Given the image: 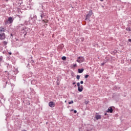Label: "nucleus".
I'll list each match as a JSON object with an SVG mask.
<instances>
[{"instance_id": "ddd939ff", "label": "nucleus", "mask_w": 131, "mask_h": 131, "mask_svg": "<svg viewBox=\"0 0 131 131\" xmlns=\"http://www.w3.org/2000/svg\"><path fill=\"white\" fill-rule=\"evenodd\" d=\"M61 59H62V60H66V57L63 56V57L61 58Z\"/></svg>"}, {"instance_id": "6ab92c4d", "label": "nucleus", "mask_w": 131, "mask_h": 131, "mask_svg": "<svg viewBox=\"0 0 131 131\" xmlns=\"http://www.w3.org/2000/svg\"><path fill=\"white\" fill-rule=\"evenodd\" d=\"M40 17H41V18H43V14H40Z\"/></svg>"}, {"instance_id": "dca6fc26", "label": "nucleus", "mask_w": 131, "mask_h": 131, "mask_svg": "<svg viewBox=\"0 0 131 131\" xmlns=\"http://www.w3.org/2000/svg\"><path fill=\"white\" fill-rule=\"evenodd\" d=\"M42 21H43V22H44V23H48V20H43Z\"/></svg>"}, {"instance_id": "bb28decb", "label": "nucleus", "mask_w": 131, "mask_h": 131, "mask_svg": "<svg viewBox=\"0 0 131 131\" xmlns=\"http://www.w3.org/2000/svg\"><path fill=\"white\" fill-rule=\"evenodd\" d=\"M100 2H104V0H100Z\"/></svg>"}, {"instance_id": "412c9836", "label": "nucleus", "mask_w": 131, "mask_h": 131, "mask_svg": "<svg viewBox=\"0 0 131 131\" xmlns=\"http://www.w3.org/2000/svg\"><path fill=\"white\" fill-rule=\"evenodd\" d=\"M104 65H105V62L101 63V66H104Z\"/></svg>"}, {"instance_id": "0eeeda50", "label": "nucleus", "mask_w": 131, "mask_h": 131, "mask_svg": "<svg viewBox=\"0 0 131 131\" xmlns=\"http://www.w3.org/2000/svg\"><path fill=\"white\" fill-rule=\"evenodd\" d=\"M5 31H6V29H5V28H4L3 27H0V32H1V33H3L5 32Z\"/></svg>"}, {"instance_id": "473e14b6", "label": "nucleus", "mask_w": 131, "mask_h": 131, "mask_svg": "<svg viewBox=\"0 0 131 131\" xmlns=\"http://www.w3.org/2000/svg\"><path fill=\"white\" fill-rule=\"evenodd\" d=\"M71 111H73V110H72Z\"/></svg>"}, {"instance_id": "2eb2a0df", "label": "nucleus", "mask_w": 131, "mask_h": 131, "mask_svg": "<svg viewBox=\"0 0 131 131\" xmlns=\"http://www.w3.org/2000/svg\"><path fill=\"white\" fill-rule=\"evenodd\" d=\"M3 43H4V45H7V43H8V42H7V41H3Z\"/></svg>"}, {"instance_id": "b1692460", "label": "nucleus", "mask_w": 131, "mask_h": 131, "mask_svg": "<svg viewBox=\"0 0 131 131\" xmlns=\"http://www.w3.org/2000/svg\"><path fill=\"white\" fill-rule=\"evenodd\" d=\"M2 60H3V57H0V61H2Z\"/></svg>"}, {"instance_id": "cd10ccee", "label": "nucleus", "mask_w": 131, "mask_h": 131, "mask_svg": "<svg viewBox=\"0 0 131 131\" xmlns=\"http://www.w3.org/2000/svg\"><path fill=\"white\" fill-rule=\"evenodd\" d=\"M73 85L75 84V82H73Z\"/></svg>"}, {"instance_id": "f8f14e48", "label": "nucleus", "mask_w": 131, "mask_h": 131, "mask_svg": "<svg viewBox=\"0 0 131 131\" xmlns=\"http://www.w3.org/2000/svg\"><path fill=\"white\" fill-rule=\"evenodd\" d=\"M89 103H90L89 101H85L84 102V103L85 104V105H88V104H89Z\"/></svg>"}, {"instance_id": "2f4dec72", "label": "nucleus", "mask_w": 131, "mask_h": 131, "mask_svg": "<svg viewBox=\"0 0 131 131\" xmlns=\"http://www.w3.org/2000/svg\"><path fill=\"white\" fill-rule=\"evenodd\" d=\"M130 71H131V68H130Z\"/></svg>"}, {"instance_id": "f257e3e1", "label": "nucleus", "mask_w": 131, "mask_h": 131, "mask_svg": "<svg viewBox=\"0 0 131 131\" xmlns=\"http://www.w3.org/2000/svg\"><path fill=\"white\" fill-rule=\"evenodd\" d=\"M77 85L78 86V92H82V91H83V86L82 85H80V83L78 82L77 83Z\"/></svg>"}, {"instance_id": "72a5a7b5", "label": "nucleus", "mask_w": 131, "mask_h": 131, "mask_svg": "<svg viewBox=\"0 0 131 131\" xmlns=\"http://www.w3.org/2000/svg\"><path fill=\"white\" fill-rule=\"evenodd\" d=\"M6 1H9V0H6Z\"/></svg>"}, {"instance_id": "f03ea898", "label": "nucleus", "mask_w": 131, "mask_h": 131, "mask_svg": "<svg viewBox=\"0 0 131 131\" xmlns=\"http://www.w3.org/2000/svg\"><path fill=\"white\" fill-rule=\"evenodd\" d=\"M93 14V10H90L89 13L86 16L85 20H88V19H90V17H91V16H92Z\"/></svg>"}, {"instance_id": "39448f33", "label": "nucleus", "mask_w": 131, "mask_h": 131, "mask_svg": "<svg viewBox=\"0 0 131 131\" xmlns=\"http://www.w3.org/2000/svg\"><path fill=\"white\" fill-rule=\"evenodd\" d=\"M49 106L51 108H54V107H55V103H54V102L50 101L49 103Z\"/></svg>"}, {"instance_id": "6e6552de", "label": "nucleus", "mask_w": 131, "mask_h": 131, "mask_svg": "<svg viewBox=\"0 0 131 131\" xmlns=\"http://www.w3.org/2000/svg\"><path fill=\"white\" fill-rule=\"evenodd\" d=\"M101 115H97L95 116V118L97 119V120H99V119H101Z\"/></svg>"}, {"instance_id": "7c9ffc66", "label": "nucleus", "mask_w": 131, "mask_h": 131, "mask_svg": "<svg viewBox=\"0 0 131 131\" xmlns=\"http://www.w3.org/2000/svg\"><path fill=\"white\" fill-rule=\"evenodd\" d=\"M67 102V101L66 100V101H65V103H66Z\"/></svg>"}, {"instance_id": "393cba45", "label": "nucleus", "mask_w": 131, "mask_h": 131, "mask_svg": "<svg viewBox=\"0 0 131 131\" xmlns=\"http://www.w3.org/2000/svg\"><path fill=\"white\" fill-rule=\"evenodd\" d=\"M128 41H129V42H131V39H128Z\"/></svg>"}, {"instance_id": "4468645a", "label": "nucleus", "mask_w": 131, "mask_h": 131, "mask_svg": "<svg viewBox=\"0 0 131 131\" xmlns=\"http://www.w3.org/2000/svg\"><path fill=\"white\" fill-rule=\"evenodd\" d=\"M126 30H127L128 31H130V28H126Z\"/></svg>"}, {"instance_id": "5701e85b", "label": "nucleus", "mask_w": 131, "mask_h": 131, "mask_svg": "<svg viewBox=\"0 0 131 131\" xmlns=\"http://www.w3.org/2000/svg\"><path fill=\"white\" fill-rule=\"evenodd\" d=\"M74 113L75 114H76V113H77V111L76 110H75V111H74Z\"/></svg>"}, {"instance_id": "7ed1b4c3", "label": "nucleus", "mask_w": 131, "mask_h": 131, "mask_svg": "<svg viewBox=\"0 0 131 131\" xmlns=\"http://www.w3.org/2000/svg\"><path fill=\"white\" fill-rule=\"evenodd\" d=\"M84 60V58H83V57H79L77 60V62H78V63H82V62H83V61Z\"/></svg>"}, {"instance_id": "9b49d317", "label": "nucleus", "mask_w": 131, "mask_h": 131, "mask_svg": "<svg viewBox=\"0 0 131 131\" xmlns=\"http://www.w3.org/2000/svg\"><path fill=\"white\" fill-rule=\"evenodd\" d=\"M76 78H77V79H78V80H79V79L80 78V76H79V75H77Z\"/></svg>"}, {"instance_id": "4be33fe9", "label": "nucleus", "mask_w": 131, "mask_h": 131, "mask_svg": "<svg viewBox=\"0 0 131 131\" xmlns=\"http://www.w3.org/2000/svg\"><path fill=\"white\" fill-rule=\"evenodd\" d=\"M80 83L81 84H83V81H81Z\"/></svg>"}, {"instance_id": "f3484780", "label": "nucleus", "mask_w": 131, "mask_h": 131, "mask_svg": "<svg viewBox=\"0 0 131 131\" xmlns=\"http://www.w3.org/2000/svg\"><path fill=\"white\" fill-rule=\"evenodd\" d=\"M69 104H73V100H72L71 101H70L69 102Z\"/></svg>"}, {"instance_id": "a878e982", "label": "nucleus", "mask_w": 131, "mask_h": 131, "mask_svg": "<svg viewBox=\"0 0 131 131\" xmlns=\"http://www.w3.org/2000/svg\"><path fill=\"white\" fill-rule=\"evenodd\" d=\"M8 54H9L10 55H12V52H8Z\"/></svg>"}, {"instance_id": "9d476101", "label": "nucleus", "mask_w": 131, "mask_h": 131, "mask_svg": "<svg viewBox=\"0 0 131 131\" xmlns=\"http://www.w3.org/2000/svg\"><path fill=\"white\" fill-rule=\"evenodd\" d=\"M83 70H84L83 69H79L78 70V73H82L83 72Z\"/></svg>"}, {"instance_id": "c85d7f7f", "label": "nucleus", "mask_w": 131, "mask_h": 131, "mask_svg": "<svg viewBox=\"0 0 131 131\" xmlns=\"http://www.w3.org/2000/svg\"><path fill=\"white\" fill-rule=\"evenodd\" d=\"M11 36H13V34H11Z\"/></svg>"}, {"instance_id": "423d86ee", "label": "nucleus", "mask_w": 131, "mask_h": 131, "mask_svg": "<svg viewBox=\"0 0 131 131\" xmlns=\"http://www.w3.org/2000/svg\"><path fill=\"white\" fill-rule=\"evenodd\" d=\"M106 112L107 113H113V109L112 108V107H110L107 109V111H106Z\"/></svg>"}, {"instance_id": "c756f323", "label": "nucleus", "mask_w": 131, "mask_h": 131, "mask_svg": "<svg viewBox=\"0 0 131 131\" xmlns=\"http://www.w3.org/2000/svg\"><path fill=\"white\" fill-rule=\"evenodd\" d=\"M104 115H107V113H105V114H104Z\"/></svg>"}, {"instance_id": "1a4fd4ad", "label": "nucleus", "mask_w": 131, "mask_h": 131, "mask_svg": "<svg viewBox=\"0 0 131 131\" xmlns=\"http://www.w3.org/2000/svg\"><path fill=\"white\" fill-rule=\"evenodd\" d=\"M8 21H9V23H12L13 22V18L11 17H10L8 18Z\"/></svg>"}, {"instance_id": "20e7f679", "label": "nucleus", "mask_w": 131, "mask_h": 131, "mask_svg": "<svg viewBox=\"0 0 131 131\" xmlns=\"http://www.w3.org/2000/svg\"><path fill=\"white\" fill-rule=\"evenodd\" d=\"M6 39V34L4 33H0V39L1 40H4Z\"/></svg>"}, {"instance_id": "a211bd4d", "label": "nucleus", "mask_w": 131, "mask_h": 131, "mask_svg": "<svg viewBox=\"0 0 131 131\" xmlns=\"http://www.w3.org/2000/svg\"><path fill=\"white\" fill-rule=\"evenodd\" d=\"M89 75H86L85 76V78H88V77H89Z\"/></svg>"}, {"instance_id": "aec40b11", "label": "nucleus", "mask_w": 131, "mask_h": 131, "mask_svg": "<svg viewBox=\"0 0 131 131\" xmlns=\"http://www.w3.org/2000/svg\"><path fill=\"white\" fill-rule=\"evenodd\" d=\"M76 66H77V65L76 64H73V67H76Z\"/></svg>"}]
</instances>
